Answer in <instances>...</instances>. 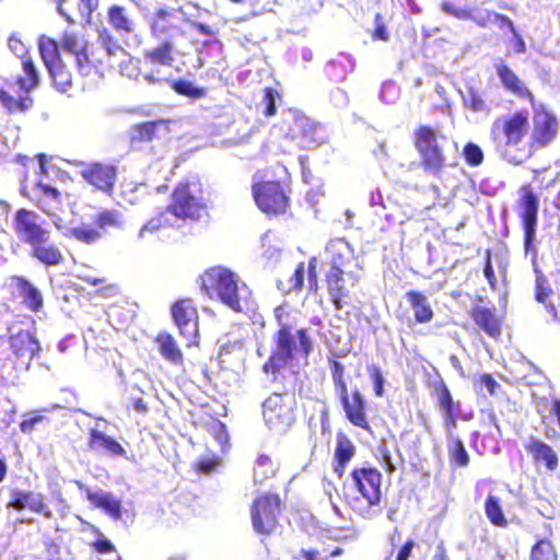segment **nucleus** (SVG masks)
Returning <instances> with one entry per match:
<instances>
[{
  "instance_id": "obj_1",
  "label": "nucleus",
  "mask_w": 560,
  "mask_h": 560,
  "mask_svg": "<svg viewBox=\"0 0 560 560\" xmlns=\"http://www.w3.org/2000/svg\"><path fill=\"white\" fill-rule=\"evenodd\" d=\"M275 347L267 362L262 365L264 373L270 377L271 382L278 383L287 378L284 371L288 369L291 375H295L293 361L298 358L307 359L313 345L306 329H299L292 332V329L282 325L273 337Z\"/></svg>"
},
{
  "instance_id": "obj_2",
  "label": "nucleus",
  "mask_w": 560,
  "mask_h": 560,
  "mask_svg": "<svg viewBox=\"0 0 560 560\" xmlns=\"http://www.w3.org/2000/svg\"><path fill=\"white\" fill-rule=\"evenodd\" d=\"M382 475L376 468L354 469L345 483V499L350 509L364 520H373L382 512Z\"/></svg>"
},
{
  "instance_id": "obj_3",
  "label": "nucleus",
  "mask_w": 560,
  "mask_h": 560,
  "mask_svg": "<svg viewBox=\"0 0 560 560\" xmlns=\"http://www.w3.org/2000/svg\"><path fill=\"white\" fill-rule=\"evenodd\" d=\"M528 129V115L524 112L503 115L493 121L491 138L503 160L517 165L530 156V150L524 141Z\"/></svg>"
},
{
  "instance_id": "obj_4",
  "label": "nucleus",
  "mask_w": 560,
  "mask_h": 560,
  "mask_svg": "<svg viewBox=\"0 0 560 560\" xmlns=\"http://www.w3.org/2000/svg\"><path fill=\"white\" fill-rule=\"evenodd\" d=\"M201 290L212 298L214 294L236 313L252 311L255 306L252 291L240 277L230 269L213 267L201 277Z\"/></svg>"
},
{
  "instance_id": "obj_5",
  "label": "nucleus",
  "mask_w": 560,
  "mask_h": 560,
  "mask_svg": "<svg viewBox=\"0 0 560 560\" xmlns=\"http://www.w3.org/2000/svg\"><path fill=\"white\" fill-rule=\"evenodd\" d=\"M415 145L422 159L424 170L438 174L446 163V152L452 145L450 139L428 126L415 131Z\"/></svg>"
},
{
  "instance_id": "obj_6",
  "label": "nucleus",
  "mask_w": 560,
  "mask_h": 560,
  "mask_svg": "<svg viewBox=\"0 0 560 560\" xmlns=\"http://www.w3.org/2000/svg\"><path fill=\"white\" fill-rule=\"evenodd\" d=\"M23 75L19 77L11 90L16 94H11L4 89H0V103L10 113H24L33 105L30 92L39 83L38 72L31 59L22 62Z\"/></svg>"
},
{
  "instance_id": "obj_7",
  "label": "nucleus",
  "mask_w": 560,
  "mask_h": 560,
  "mask_svg": "<svg viewBox=\"0 0 560 560\" xmlns=\"http://www.w3.org/2000/svg\"><path fill=\"white\" fill-rule=\"evenodd\" d=\"M177 228L186 220H199L205 205L197 185L180 183L172 194V201L165 208Z\"/></svg>"
},
{
  "instance_id": "obj_8",
  "label": "nucleus",
  "mask_w": 560,
  "mask_h": 560,
  "mask_svg": "<svg viewBox=\"0 0 560 560\" xmlns=\"http://www.w3.org/2000/svg\"><path fill=\"white\" fill-rule=\"evenodd\" d=\"M325 261L329 265L327 271H345L348 282L358 285L361 279V266L354 255V249L345 238L331 240L325 247Z\"/></svg>"
},
{
  "instance_id": "obj_9",
  "label": "nucleus",
  "mask_w": 560,
  "mask_h": 560,
  "mask_svg": "<svg viewBox=\"0 0 560 560\" xmlns=\"http://www.w3.org/2000/svg\"><path fill=\"white\" fill-rule=\"evenodd\" d=\"M14 231L19 240L30 247L50 238V231L43 225L40 215L23 208L14 215Z\"/></svg>"
},
{
  "instance_id": "obj_10",
  "label": "nucleus",
  "mask_w": 560,
  "mask_h": 560,
  "mask_svg": "<svg viewBox=\"0 0 560 560\" xmlns=\"http://www.w3.org/2000/svg\"><path fill=\"white\" fill-rule=\"evenodd\" d=\"M262 417L269 429L283 432L292 425L295 416L288 397L273 393L262 404Z\"/></svg>"
},
{
  "instance_id": "obj_11",
  "label": "nucleus",
  "mask_w": 560,
  "mask_h": 560,
  "mask_svg": "<svg viewBox=\"0 0 560 560\" xmlns=\"http://www.w3.org/2000/svg\"><path fill=\"white\" fill-rule=\"evenodd\" d=\"M10 349L18 371H30L33 359L39 358V341L28 330H20L10 336Z\"/></svg>"
},
{
  "instance_id": "obj_12",
  "label": "nucleus",
  "mask_w": 560,
  "mask_h": 560,
  "mask_svg": "<svg viewBox=\"0 0 560 560\" xmlns=\"http://www.w3.org/2000/svg\"><path fill=\"white\" fill-rule=\"evenodd\" d=\"M538 206L537 196L530 189L524 188L518 205V217L524 229V248L526 254L533 252L536 255L534 241L536 237Z\"/></svg>"
},
{
  "instance_id": "obj_13",
  "label": "nucleus",
  "mask_w": 560,
  "mask_h": 560,
  "mask_svg": "<svg viewBox=\"0 0 560 560\" xmlns=\"http://www.w3.org/2000/svg\"><path fill=\"white\" fill-rule=\"evenodd\" d=\"M253 196L257 207L267 214L283 213L288 198L278 182H266L253 186Z\"/></svg>"
},
{
  "instance_id": "obj_14",
  "label": "nucleus",
  "mask_w": 560,
  "mask_h": 560,
  "mask_svg": "<svg viewBox=\"0 0 560 560\" xmlns=\"http://www.w3.org/2000/svg\"><path fill=\"white\" fill-rule=\"evenodd\" d=\"M280 510L278 495H264L255 500L252 508L254 529L260 534H269L277 526V513Z\"/></svg>"
},
{
  "instance_id": "obj_15",
  "label": "nucleus",
  "mask_w": 560,
  "mask_h": 560,
  "mask_svg": "<svg viewBox=\"0 0 560 560\" xmlns=\"http://www.w3.org/2000/svg\"><path fill=\"white\" fill-rule=\"evenodd\" d=\"M183 12L179 9L160 8L151 19L153 36L170 40L182 34Z\"/></svg>"
},
{
  "instance_id": "obj_16",
  "label": "nucleus",
  "mask_w": 560,
  "mask_h": 560,
  "mask_svg": "<svg viewBox=\"0 0 560 560\" xmlns=\"http://www.w3.org/2000/svg\"><path fill=\"white\" fill-rule=\"evenodd\" d=\"M173 319L179 334L187 340L188 346L198 336L197 311L190 300L176 302L172 307Z\"/></svg>"
},
{
  "instance_id": "obj_17",
  "label": "nucleus",
  "mask_w": 560,
  "mask_h": 560,
  "mask_svg": "<svg viewBox=\"0 0 560 560\" xmlns=\"http://www.w3.org/2000/svg\"><path fill=\"white\" fill-rule=\"evenodd\" d=\"M107 20L113 30L127 45L129 39H132L136 45L140 44V38L137 34V22L125 7L112 5L107 12Z\"/></svg>"
},
{
  "instance_id": "obj_18",
  "label": "nucleus",
  "mask_w": 560,
  "mask_h": 560,
  "mask_svg": "<svg viewBox=\"0 0 560 560\" xmlns=\"http://www.w3.org/2000/svg\"><path fill=\"white\" fill-rule=\"evenodd\" d=\"M326 284L328 294L336 310H342L351 304V290L355 285L348 282L345 271H326Z\"/></svg>"
},
{
  "instance_id": "obj_19",
  "label": "nucleus",
  "mask_w": 560,
  "mask_h": 560,
  "mask_svg": "<svg viewBox=\"0 0 560 560\" xmlns=\"http://www.w3.org/2000/svg\"><path fill=\"white\" fill-rule=\"evenodd\" d=\"M292 131L300 138V145L304 149L316 148L326 140L324 127L304 115L295 117Z\"/></svg>"
},
{
  "instance_id": "obj_20",
  "label": "nucleus",
  "mask_w": 560,
  "mask_h": 560,
  "mask_svg": "<svg viewBox=\"0 0 560 560\" xmlns=\"http://www.w3.org/2000/svg\"><path fill=\"white\" fill-rule=\"evenodd\" d=\"M81 176L97 189L109 192L116 180V167L93 163L86 164L80 171Z\"/></svg>"
},
{
  "instance_id": "obj_21",
  "label": "nucleus",
  "mask_w": 560,
  "mask_h": 560,
  "mask_svg": "<svg viewBox=\"0 0 560 560\" xmlns=\"http://www.w3.org/2000/svg\"><path fill=\"white\" fill-rule=\"evenodd\" d=\"M79 489L83 490L86 499L98 509H102L113 520L118 521L121 518V501L113 493L106 492L102 489L92 490L84 483L77 481Z\"/></svg>"
},
{
  "instance_id": "obj_22",
  "label": "nucleus",
  "mask_w": 560,
  "mask_h": 560,
  "mask_svg": "<svg viewBox=\"0 0 560 560\" xmlns=\"http://www.w3.org/2000/svg\"><path fill=\"white\" fill-rule=\"evenodd\" d=\"M98 42L109 58H119L118 67L120 73L131 78L135 69L129 70V66L132 63V59L115 36L108 30L103 28L98 31Z\"/></svg>"
},
{
  "instance_id": "obj_23",
  "label": "nucleus",
  "mask_w": 560,
  "mask_h": 560,
  "mask_svg": "<svg viewBox=\"0 0 560 560\" xmlns=\"http://www.w3.org/2000/svg\"><path fill=\"white\" fill-rule=\"evenodd\" d=\"M9 506L18 511L27 509L32 512L43 514L46 518L52 517L51 510L45 504L43 494L38 492L14 491Z\"/></svg>"
},
{
  "instance_id": "obj_24",
  "label": "nucleus",
  "mask_w": 560,
  "mask_h": 560,
  "mask_svg": "<svg viewBox=\"0 0 560 560\" xmlns=\"http://www.w3.org/2000/svg\"><path fill=\"white\" fill-rule=\"evenodd\" d=\"M343 410L346 412L347 419L355 427L362 428L368 432H372V429L368 422L365 408L366 404L359 390H355L352 394V397H349V394L346 397L340 398Z\"/></svg>"
},
{
  "instance_id": "obj_25",
  "label": "nucleus",
  "mask_w": 560,
  "mask_h": 560,
  "mask_svg": "<svg viewBox=\"0 0 560 560\" xmlns=\"http://www.w3.org/2000/svg\"><path fill=\"white\" fill-rule=\"evenodd\" d=\"M558 132V121L553 115L541 110H536L534 116V139L540 144L549 143Z\"/></svg>"
},
{
  "instance_id": "obj_26",
  "label": "nucleus",
  "mask_w": 560,
  "mask_h": 560,
  "mask_svg": "<svg viewBox=\"0 0 560 560\" xmlns=\"http://www.w3.org/2000/svg\"><path fill=\"white\" fill-rule=\"evenodd\" d=\"M31 255L46 267L58 266L65 260L60 248L49 241L39 242L32 246Z\"/></svg>"
},
{
  "instance_id": "obj_27",
  "label": "nucleus",
  "mask_w": 560,
  "mask_h": 560,
  "mask_svg": "<svg viewBox=\"0 0 560 560\" xmlns=\"http://www.w3.org/2000/svg\"><path fill=\"white\" fill-rule=\"evenodd\" d=\"M471 317L476 325L481 328L489 337L498 338L501 335L500 320L493 312L483 306H476L471 311Z\"/></svg>"
},
{
  "instance_id": "obj_28",
  "label": "nucleus",
  "mask_w": 560,
  "mask_h": 560,
  "mask_svg": "<svg viewBox=\"0 0 560 560\" xmlns=\"http://www.w3.org/2000/svg\"><path fill=\"white\" fill-rule=\"evenodd\" d=\"M406 300L413 311L416 323L425 324L433 318V310L424 294L418 291H409L406 293Z\"/></svg>"
},
{
  "instance_id": "obj_29",
  "label": "nucleus",
  "mask_w": 560,
  "mask_h": 560,
  "mask_svg": "<svg viewBox=\"0 0 560 560\" xmlns=\"http://www.w3.org/2000/svg\"><path fill=\"white\" fill-rule=\"evenodd\" d=\"M155 343L159 347V352L167 362L178 365L184 361V357L176 340L168 332H160L155 338Z\"/></svg>"
},
{
  "instance_id": "obj_30",
  "label": "nucleus",
  "mask_w": 560,
  "mask_h": 560,
  "mask_svg": "<svg viewBox=\"0 0 560 560\" xmlns=\"http://www.w3.org/2000/svg\"><path fill=\"white\" fill-rule=\"evenodd\" d=\"M161 130L167 131V121L155 120L137 125L130 131L131 143L150 142L158 137V132Z\"/></svg>"
},
{
  "instance_id": "obj_31",
  "label": "nucleus",
  "mask_w": 560,
  "mask_h": 560,
  "mask_svg": "<svg viewBox=\"0 0 560 560\" xmlns=\"http://www.w3.org/2000/svg\"><path fill=\"white\" fill-rule=\"evenodd\" d=\"M495 71L502 85L506 90L517 95H524L528 93L527 89L524 86V83L509 66L502 62L497 63Z\"/></svg>"
},
{
  "instance_id": "obj_32",
  "label": "nucleus",
  "mask_w": 560,
  "mask_h": 560,
  "mask_svg": "<svg viewBox=\"0 0 560 560\" xmlns=\"http://www.w3.org/2000/svg\"><path fill=\"white\" fill-rule=\"evenodd\" d=\"M526 450L533 454L535 459L544 462L549 469L552 470L557 467V455L546 443L532 438L526 444Z\"/></svg>"
},
{
  "instance_id": "obj_33",
  "label": "nucleus",
  "mask_w": 560,
  "mask_h": 560,
  "mask_svg": "<svg viewBox=\"0 0 560 560\" xmlns=\"http://www.w3.org/2000/svg\"><path fill=\"white\" fill-rule=\"evenodd\" d=\"M18 289L21 296L23 298V303L28 310L37 312L42 308L43 295L40 291L36 287H34L28 280L19 278Z\"/></svg>"
},
{
  "instance_id": "obj_34",
  "label": "nucleus",
  "mask_w": 560,
  "mask_h": 560,
  "mask_svg": "<svg viewBox=\"0 0 560 560\" xmlns=\"http://www.w3.org/2000/svg\"><path fill=\"white\" fill-rule=\"evenodd\" d=\"M173 44L170 40H164L158 47H154L144 54V59L152 66H168L174 62Z\"/></svg>"
},
{
  "instance_id": "obj_35",
  "label": "nucleus",
  "mask_w": 560,
  "mask_h": 560,
  "mask_svg": "<svg viewBox=\"0 0 560 560\" xmlns=\"http://www.w3.org/2000/svg\"><path fill=\"white\" fill-rule=\"evenodd\" d=\"M90 447L91 450H106L113 455L125 454L124 447L116 440L96 429H92L90 432Z\"/></svg>"
},
{
  "instance_id": "obj_36",
  "label": "nucleus",
  "mask_w": 560,
  "mask_h": 560,
  "mask_svg": "<svg viewBox=\"0 0 560 560\" xmlns=\"http://www.w3.org/2000/svg\"><path fill=\"white\" fill-rule=\"evenodd\" d=\"M552 293L551 288L548 283L547 278L541 273L536 271V281H535V298L536 301L544 304L548 313L552 316V318L557 317V312L553 306L549 302V296Z\"/></svg>"
},
{
  "instance_id": "obj_37",
  "label": "nucleus",
  "mask_w": 560,
  "mask_h": 560,
  "mask_svg": "<svg viewBox=\"0 0 560 560\" xmlns=\"http://www.w3.org/2000/svg\"><path fill=\"white\" fill-rule=\"evenodd\" d=\"M162 228H177L173 217L165 209L160 212L156 217L149 220L139 231L138 238L143 240L147 233H154Z\"/></svg>"
},
{
  "instance_id": "obj_38",
  "label": "nucleus",
  "mask_w": 560,
  "mask_h": 560,
  "mask_svg": "<svg viewBox=\"0 0 560 560\" xmlns=\"http://www.w3.org/2000/svg\"><path fill=\"white\" fill-rule=\"evenodd\" d=\"M162 228H177L173 217L165 209L160 212L156 217L149 220L139 231L138 238L143 240L147 233H154Z\"/></svg>"
},
{
  "instance_id": "obj_39",
  "label": "nucleus",
  "mask_w": 560,
  "mask_h": 560,
  "mask_svg": "<svg viewBox=\"0 0 560 560\" xmlns=\"http://www.w3.org/2000/svg\"><path fill=\"white\" fill-rule=\"evenodd\" d=\"M56 88L66 92L72 84V75L62 61L57 62L47 69Z\"/></svg>"
},
{
  "instance_id": "obj_40",
  "label": "nucleus",
  "mask_w": 560,
  "mask_h": 560,
  "mask_svg": "<svg viewBox=\"0 0 560 560\" xmlns=\"http://www.w3.org/2000/svg\"><path fill=\"white\" fill-rule=\"evenodd\" d=\"M450 460L458 467L469 464V455L459 438H452L447 445Z\"/></svg>"
},
{
  "instance_id": "obj_41",
  "label": "nucleus",
  "mask_w": 560,
  "mask_h": 560,
  "mask_svg": "<svg viewBox=\"0 0 560 560\" xmlns=\"http://www.w3.org/2000/svg\"><path fill=\"white\" fill-rule=\"evenodd\" d=\"M275 469L271 459L266 455H260L254 465L253 479L255 483H262L265 480L273 477Z\"/></svg>"
},
{
  "instance_id": "obj_42",
  "label": "nucleus",
  "mask_w": 560,
  "mask_h": 560,
  "mask_svg": "<svg viewBox=\"0 0 560 560\" xmlns=\"http://www.w3.org/2000/svg\"><path fill=\"white\" fill-rule=\"evenodd\" d=\"M486 515L489 521L495 526H505L506 520L504 517L502 508L500 505L499 498L494 495H488L485 503Z\"/></svg>"
},
{
  "instance_id": "obj_43",
  "label": "nucleus",
  "mask_w": 560,
  "mask_h": 560,
  "mask_svg": "<svg viewBox=\"0 0 560 560\" xmlns=\"http://www.w3.org/2000/svg\"><path fill=\"white\" fill-rule=\"evenodd\" d=\"M493 19H500L499 13L488 9L471 7L467 9L464 20L472 21L478 26L486 27L489 23H492Z\"/></svg>"
},
{
  "instance_id": "obj_44",
  "label": "nucleus",
  "mask_w": 560,
  "mask_h": 560,
  "mask_svg": "<svg viewBox=\"0 0 560 560\" xmlns=\"http://www.w3.org/2000/svg\"><path fill=\"white\" fill-rule=\"evenodd\" d=\"M124 218L121 212L116 210L102 211L96 219V224L100 229H122Z\"/></svg>"
},
{
  "instance_id": "obj_45",
  "label": "nucleus",
  "mask_w": 560,
  "mask_h": 560,
  "mask_svg": "<svg viewBox=\"0 0 560 560\" xmlns=\"http://www.w3.org/2000/svg\"><path fill=\"white\" fill-rule=\"evenodd\" d=\"M463 102L465 107L476 113H489L490 106L482 98L478 91L475 89H468L466 93H462Z\"/></svg>"
},
{
  "instance_id": "obj_46",
  "label": "nucleus",
  "mask_w": 560,
  "mask_h": 560,
  "mask_svg": "<svg viewBox=\"0 0 560 560\" xmlns=\"http://www.w3.org/2000/svg\"><path fill=\"white\" fill-rule=\"evenodd\" d=\"M354 454V445L346 436H338L335 457L339 467H343L351 460Z\"/></svg>"
},
{
  "instance_id": "obj_47",
  "label": "nucleus",
  "mask_w": 560,
  "mask_h": 560,
  "mask_svg": "<svg viewBox=\"0 0 560 560\" xmlns=\"http://www.w3.org/2000/svg\"><path fill=\"white\" fill-rule=\"evenodd\" d=\"M67 235L88 245L94 244L101 238L100 232L88 225L71 228L68 230Z\"/></svg>"
},
{
  "instance_id": "obj_48",
  "label": "nucleus",
  "mask_w": 560,
  "mask_h": 560,
  "mask_svg": "<svg viewBox=\"0 0 560 560\" xmlns=\"http://www.w3.org/2000/svg\"><path fill=\"white\" fill-rule=\"evenodd\" d=\"M172 89L180 95L198 100L206 95V89L194 85L186 80H174L171 83Z\"/></svg>"
},
{
  "instance_id": "obj_49",
  "label": "nucleus",
  "mask_w": 560,
  "mask_h": 560,
  "mask_svg": "<svg viewBox=\"0 0 560 560\" xmlns=\"http://www.w3.org/2000/svg\"><path fill=\"white\" fill-rule=\"evenodd\" d=\"M38 48H39L42 59L47 69L50 68L51 66L56 65L57 62L61 61L59 54H58V46L54 40H50V39L42 40L39 43Z\"/></svg>"
},
{
  "instance_id": "obj_50",
  "label": "nucleus",
  "mask_w": 560,
  "mask_h": 560,
  "mask_svg": "<svg viewBox=\"0 0 560 560\" xmlns=\"http://www.w3.org/2000/svg\"><path fill=\"white\" fill-rule=\"evenodd\" d=\"M530 560H557L552 544L547 539L537 541L532 548Z\"/></svg>"
},
{
  "instance_id": "obj_51",
  "label": "nucleus",
  "mask_w": 560,
  "mask_h": 560,
  "mask_svg": "<svg viewBox=\"0 0 560 560\" xmlns=\"http://www.w3.org/2000/svg\"><path fill=\"white\" fill-rule=\"evenodd\" d=\"M86 40L83 36L74 32H66L62 38V48L71 55L81 50H86Z\"/></svg>"
},
{
  "instance_id": "obj_52",
  "label": "nucleus",
  "mask_w": 560,
  "mask_h": 560,
  "mask_svg": "<svg viewBox=\"0 0 560 560\" xmlns=\"http://www.w3.org/2000/svg\"><path fill=\"white\" fill-rule=\"evenodd\" d=\"M436 393L442 415L458 411L459 405L453 400L451 392L446 385L442 384L440 388H438Z\"/></svg>"
},
{
  "instance_id": "obj_53",
  "label": "nucleus",
  "mask_w": 560,
  "mask_h": 560,
  "mask_svg": "<svg viewBox=\"0 0 560 560\" xmlns=\"http://www.w3.org/2000/svg\"><path fill=\"white\" fill-rule=\"evenodd\" d=\"M343 372H345L343 365L338 361H334L331 374H332L335 392H336V395L339 397V399L342 397H346L348 395V388H347V384L343 378Z\"/></svg>"
},
{
  "instance_id": "obj_54",
  "label": "nucleus",
  "mask_w": 560,
  "mask_h": 560,
  "mask_svg": "<svg viewBox=\"0 0 560 560\" xmlns=\"http://www.w3.org/2000/svg\"><path fill=\"white\" fill-rule=\"evenodd\" d=\"M37 187L40 189L42 194H43V198L38 201V205H39V208L50 214V207L49 205L46 202V200H50L55 203H58L59 202V198H60V194L59 191L49 186V185H45L43 183H38L37 184Z\"/></svg>"
},
{
  "instance_id": "obj_55",
  "label": "nucleus",
  "mask_w": 560,
  "mask_h": 560,
  "mask_svg": "<svg viewBox=\"0 0 560 560\" xmlns=\"http://www.w3.org/2000/svg\"><path fill=\"white\" fill-rule=\"evenodd\" d=\"M342 552L343 550L341 548H335L329 555L317 549H302L298 560H329V558L338 557L342 555Z\"/></svg>"
},
{
  "instance_id": "obj_56",
  "label": "nucleus",
  "mask_w": 560,
  "mask_h": 560,
  "mask_svg": "<svg viewBox=\"0 0 560 560\" xmlns=\"http://www.w3.org/2000/svg\"><path fill=\"white\" fill-rule=\"evenodd\" d=\"M463 154L466 162L471 166H478L483 161V152L481 148L472 142L465 145Z\"/></svg>"
},
{
  "instance_id": "obj_57",
  "label": "nucleus",
  "mask_w": 560,
  "mask_h": 560,
  "mask_svg": "<svg viewBox=\"0 0 560 560\" xmlns=\"http://www.w3.org/2000/svg\"><path fill=\"white\" fill-rule=\"evenodd\" d=\"M368 372L372 380L375 395L377 397H383L385 378L383 376L381 368L375 364H372L368 366Z\"/></svg>"
},
{
  "instance_id": "obj_58",
  "label": "nucleus",
  "mask_w": 560,
  "mask_h": 560,
  "mask_svg": "<svg viewBox=\"0 0 560 560\" xmlns=\"http://www.w3.org/2000/svg\"><path fill=\"white\" fill-rule=\"evenodd\" d=\"M398 92H399V90L394 82H392V81L385 82V83H383L381 92H380V100L383 103L393 104L396 102V100L398 97Z\"/></svg>"
},
{
  "instance_id": "obj_59",
  "label": "nucleus",
  "mask_w": 560,
  "mask_h": 560,
  "mask_svg": "<svg viewBox=\"0 0 560 560\" xmlns=\"http://www.w3.org/2000/svg\"><path fill=\"white\" fill-rule=\"evenodd\" d=\"M77 63L78 71L81 75L86 77L91 73L92 63L88 57L86 50H81L71 55Z\"/></svg>"
},
{
  "instance_id": "obj_60",
  "label": "nucleus",
  "mask_w": 560,
  "mask_h": 560,
  "mask_svg": "<svg viewBox=\"0 0 560 560\" xmlns=\"http://www.w3.org/2000/svg\"><path fill=\"white\" fill-rule=\"evenodd\" d=\"M441 9L446 14H450L459 20H464L466 18V11L468 8L456 7L454 3L450 1H444L441 4Z\"/></svg>"
},
{
  "instance_id": "obj_61",
  "label": "nucleus",
  "mask_w": 560,
  "mask_h": 560,
  "mask_svg": "<svg viewBox=\"0 0 560 560\" xmlns=\"http://www.w3.org/2000/svg\"><path fill=\"white\" fill-rule=\"evenodd\" d=\"M276 96H277V93L275 90H272V89L265 90L264 103L266 105V108H265L266 116H272L276 114V112H277Z\"/></svg>"
},
{
  "instance_id": "obj_62",
  "label": "nucleus",
  "mask_w": 560,
  "mask_h": 560,
  "mask_svg": "<svg viewBox=\"0 0 560 560\" xmlns=\"http://www.w3.org/2000/svg\"><path fill=\"white\" fill-rule=\"evenodd\" d=\"M9 49L19 58H23L26 54L25 44L16 35H12L8 39Z\"/></svg>"
},
{
  "instance_id": "obj_63",
  "label": "nucleus",
  "mask_w": 560,
  "mask_h": 560,
  "mask_svg": "<svg viewBox=\"0 0 560 560\" xmlns=\"http://www.w3.org/2000/svg\"><path fill=\"white\" fill-rule=\"evenodd\" d=\"M329 533L335 540H355L358 538V532L354 528H335Z\"/></svg>"
},
{
  "instance_id": "obj_64",
  "label": "nucleus",
  "mask_w": 560,
  "mask_h": 560,
  "mask_svg": "<svg viewBox=\"0 0 560 560\" xmlns=\"http://www.w3.org/2000/svg\"><path fill=\"white\" fill-rule=\"evenodd\" d=\"M290 287L288 290H299L302 288L304 282V265L301 262L294 270L293 276L290 279Z\"/></svg>"
}]
</instances>
